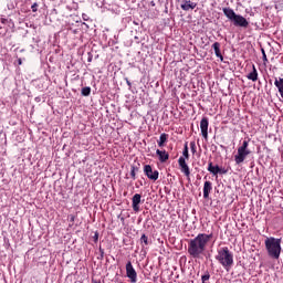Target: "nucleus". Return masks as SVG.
Instances as JSON below:
<instances>
[{"instance_id": "1", "label": "nucleus", "mask_w": 283, "mask_h": 283, "mask_svg": "<svg viewBox=\"0 0 283 283\" xmlns=\"http://www.w3.org/2000/svg\"><path fill=\"white\" fill-rule=\"evenodd\" d=\"M213 234L199 233L193 239L188 241V254L193 260H202L205 258V253H207V248L209 247V242H211Z\"/></svg>"}, {"instance_id": "2", "label": "nucleus", "mask_w": 283, "mask_h": 283, "mask_svg": "<svg viewBox=\"0 0 283 283\" xmlns=\"http://www.w3.org/2000/svg\"><path fill=\"white\" fill-rule=\"evenodd\" d=\"M265 249L268 255L273 260H280L282 253V239H275L273 237L265 239Z\"/></svg>"}, {"instance_id": "3", "label": "nucleus", "mask_w": 283, "mask_h": 283, "mask_svg": "<svg viewBox=\"0 0 283 283\" xmlns=\"http://www.w3.org/2000/svg\"><path fill=\"white\" fill-rule=\"evenodd\" d=\"M216 260L226 271H231V266H233V252H230L228 247L220 248L217 252Z\"/></svg>"}, {"instance_id": "4", "label": "nucleus", "mask_w": 283, "mask_h": 283, "mask_svg": "<svg viewBox=\"0 0 283 283\" xmlns=\"http://www.w3.org/2000/svg\"><path fill=\"white\" fill-rule=\"evenodd\" d=\"M249 154H251V150H249V142L244 140L238 148V153L234 156V163L237 165H242V163L247 160V156H249Z\"/></svg>"}, {"instance_id": "5", "label": "nucleus", "mask_w": 283, "mask_h": 283, "mask_svg": "<svg viewBox=\"0 0 283 283\" xmlns=\"http://www.w3.org/2000/svg\"><path fill=\"white\" fill-rule=\"evenodd\" d=\"M126 276L132 283L138 282V273H136V270L134 269V265H132L130 261H128L126 264Z\"/></svg>"}, {"instance_id": "6", "label": "nucleus", "mask_w": 283, "mask_h": 283, "mask_svg": "<svg viewBox=\"0 0 283 283\" xmlns=\"http://www.w3.org/2000/svg\"><path fill=\"white\" fill-rule=\"evenodd\" d=\"M200 129L203 138H209V119L207 117L201 119Z\"/></svg>"}, {"instance_id": "7", "label": "nucleus", "mask_w": 283, "mask_h": 283, "mask_svg": "<svg viewBox=\"0 0 283 283\" xmlns=\"http://www.w3.org/2000/svg\"><path fill=\"white\" fill-rule=\"evenodd\" d=\"M144 171L147 178H149V180H158V170L151 169V166L146 165L144 167Z\"/></svg>"}, {"instance_id": "8", "label": "nucleus", "mask_w": 283, "mask_h": 283, "mask_svg": "<svg viewBox=\"0 0 283 283\" xmlns=\"http://www.w3.org/2000/svg\"><path fill=\"white\" fill-rule=\"evenodd\" d=\"M178 163L182 174H185V176L189 178V176H191V171L189 170V166L187 165V161L184 159V157H180L178 159Z\"/></svg>"}, {"instance_id": "9", "label": "nucleus", "mask_w": 283, "mask_h": 283, "mask_svg": "<svg viewBox=\"0 0 283 283\" xmlns=\"http://www.w3.org/2000/svg\"><path fill=\"white\" fill-rule=\"evenodd\" d=\"M232 21L234 25H239L240 28H249V21H247L245 18L240 14H237Z\"/></svg>"}, {"instance_id": "10", "label": "nucleus", "mask_w": 283, "mask_h": 283, "mask_svg": "<svg viewBox=\"0 0 283 283\" xmlns=\"http://www.w3.org/2000/svg\"><path fill=\"white\" fill-rule=\"evenodd\" d=\"M181 10H185L188 12V10H193L196 8V2H192L190 0H182L180 4Z\"/></svg>"}, {"instance_id": "11", "label": "nucleus", "mask_w": 283, "mask_h": 283, "mask_svg": "<svg viewBox=\"0 0 283 283\" xmlns=\"http://www.w3.org/2000/svg\"><path fill=\"white\" fill-rule=\"evenodd\" d=\"M213 189V186L211 184V181H206L203 184V198L207 200V198H209V195L211 193Z\"/></svg>"}, {"instance_id": "12", "label": "nucleus", "mask_w": 283, "mask_h": 283, "mask_svg": "<svg viewBox=\"0 0 283 283\" xmlns=\"http://www.w3.org/2000/svg\"><path fill=\"white\" fill-rule=\"evenodd\" d=\"M140 198L142 196L139 193H136L133 197V210L136 212L140 211Z\"/></svg>"}, {"instance_id": "13", "label": "nucleus", "mask_w": 283, "mask_h": 283, "mask_svg": "<svg viewBox=\"0 0 283 283\" xmlns=\"http://www.w3.org/2000/svg\"><path fill=\"white\" fill-rule=\"evenodd\" d=\"M223 14H226L227 19H229L230 21H233L234 18L238 17L235 11H233V9L231 8H223Z\"/></svg>"}, {"instance_id": "14", "label": "nucleus", "mask_w": 283, "mask_h": 283, "mask_svg": "<svg viewBox=\"0 0 283 283\" xmlns=\"http://www.w3.org/2000/svg\"><path fill=\"white\" fill-rule=\"evenodd\" d=\"M157 156H159L160 163H167L169 160V154L165 150L157 149Z\"/></svg>"}, {"instance_id": "15", "label": "nucleus", "mask_w": 283, "mask_h": 283, "mask_svg": "<svg viewBox=\"0 0 283 283\" xmlns=\"http://www.w3.org/2000/svg\"><path fill=\"white\" fill-rule=\"evenodd\" d=\"M208 171H210V174H213V176H218V174H222V168H220L219 166H213V163H209Z\"/></svg>"}, {"instance_id": "16", "label": "nucleus", "mask_w": 283, "mask_h": 283, "mask_svg": "<svg viewBox=\"0 0 283 283\" xmlns=\"http://www.w3.org/2000/svg\"><path fill=\"white\" fill-rule=\"evenodd\" d=\"M212 48L214 50V54L218 59H220V61H224V57L222 56V53L220 52V43L219 42H214L212 44Z\"/></svg>"}, {"instance_id": "17", "label": "nucleus", "mask_w": 283, "mask_h": 283, "mask_svg": "<svg viewBox=\"0 0 283 283\" xmlns=\"http://www.w3.org/2000/svg\"><path fill=\"white\" fill-rule=\"evenodd\" d=\"M274 85L277 87L281 98H283V77L275 78Z\"/></svg>"}, {"instance_id": "18", "label": "nucleus", "mask_w": 283, "mask_h": 283, "mask_svg": "<svg viewBox=\"0 0 283 283\" xmlns=\"http://www.w3.org/2000/svg\"><path fill=\"white\" fill-rule=\"evenodd\" d=\"M249 81H258V69H255V65H252V72L248 74Z\"/></svg>"}, {"instance_id": "19", "label": "nucleus", "mask_w": 283, "mask_h": 283, "mask_svg": "<svg viewBox=\"0 0 283 283\" xmlns=\"http://www.w3.org/2000/svg\"><path fill=\"white\" fill-rule=\"evenodd\" d=\"M167 134H161L158 140V146L159 147H165V143H167Z\"/></svg>"}, {"instance_id": "20", "label": "nucleus", "mask_w": 283, "mask_h": 283, "mask_svg": "<svg viewBox=\"0 0 283 283\" xmlns=\"http://www.w3.org/2000/svg\"><path fill=\"white\" fill-rule=\"evenodd\" d=\"M92 94V87L85 86L82 88V96H90Z\"/></svg>"}, {"instance_id": "21", "label": "nucleus", "mask_w": 283, "mask_h": 283, "mask_svg": "<svg viewBox=\"0 0 283 283\" xmlns=\"http://www.w3.org/2000/svg\"><path fill=\"white\" fill-rule=\"evenodd\" d=\"M184 156L185 158H189V147L187 146V144L185 145V148H184Z\"/></svg>"}, {"instance_id": "22", "label": "nucleus", "mask_w": 283, "mask_h": 283, "mask_svg": "<svg viewBox=\"0 0 283 283\" xmlns=\"http://www.w3.org/2000/svg\"><path fill=\"white\" fill-rule=\"evenodd\" d=\"M140 241L144 242V244H149L147 235L143 234L140 238Z\"/></svg>"}, {"instance_id": "23", "label": "nucleus", "mask_w": 283, "mask_h": 283, "mask_svg": "<svg viewBox=\"0 0 283 283\" xmlns=\"http://www.w3.org/2000/svg\"><path fill=\"white\" fill-rule=\"evenodd\" d=\"M209 277H211V275L209 273L205 274L201 276L202 283L209 281Z\"/></svg>"}, {"instance_id": "24", "label": "nucleus", "mask_w": 283, "mask_h": 283, "mask_svg": "<svg viewBox=\"0 0 283 283\" xmlns=\"http://www.w3.org/2000/svg\"><path fill=\"white\" fill-rule=\"evenodd\" d=\"M32 12H36L39 10V4L35 2L31 6Z\"/></svg>"}, {"instance_id": "25", "label": "nucleus", "mask_w": 283, "mask_h": 283, "mask_svg": "<svg viewBox=\"0 0 283 283\" xmlns=\"http://www.w3.org/2000/svg\"><path fill=\"white\" fill-rule=\"evenodd\" d=\"M190 148H191L192 154H196V142L190 143Z\"/></svg>"}, {"instance_id": "26", "label": "nucleus", "mask_w": 283, "mask_h": 283, "mask_svg": "<svg viewBox=\"0 0 283 283\" xmlns=\"http://www.w3.org/2000/svg\"><path fill=\"white\" fill-rule=\"evenodd\" d=\"M130 176H132L133 178H136V171H134V169L132 170Z\"/></svg>"}, {"instance_id": "27", "label": "nucleus", "mask_w": 283, "mask_h": 283, "mask_svg": "<svg viewBox=\"0 0 283 283\" xmlns=\"http://www.w3.org/2000/svg\"><path fill=\"white\" fill-rule=\"evenodd\" d=\"M263 52V60L266 61V53L264 52V50H262Z\"/></svg>"}, {"instance_id": "28", "label": "nucleus", "mask_w": 283, "mask_h": 283, "mask_svg": "<svg viewBox=\"0 0 283 283\" xmlns=\"http://www.w3.org/2000/svg\"><path fill=\"white\" fill-rule=\"evenodd\" d=\"M219 174H227V170L221 169V172H219Z\"/></svg>"}, {"instance_id": "29", "label": "nucleus", "mask_w": 283, "mask_h": 283, "mask_svg": "<svg viewBox=\"0 0 283 283\" xmlns=\"http://www.w3.org/2000/svg\"><path fill=\"white\" fill-rule=\"evenodd\" d=\"M127 85L132 86V82H130V81H127Z\"/></svg>"}]
</instances>
